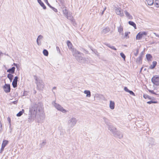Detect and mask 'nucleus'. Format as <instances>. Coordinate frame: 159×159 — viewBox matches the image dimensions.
<instances>
[{"instance_id":"58836bf2","label":"nucleus","mask_w":159,"mask_h":159,"mask_svg":"<svg viewBox=\"0 0 159 159\" xmlns=\"http://www.w3.org/2000/svg\"><path fill=\"white\" fill-rule=\"evenodd\" d=\"M136 52L134 53V55L136 56H137L138 54L139 51V49H138V48L136 50Z\"/></svg>"},{"instance_id":"4c0bfd02","label":"nucleus","mask_w":159,"mask_h":159,"mask_svg":"<svg viewBox=\"0 0 159 159\" xmlns=\"http://www.w3.org/2000/svg\"><path fill=\"white\" fill-rule=\"evenodd\" d=\"M141 34H142V36H143V35H147V33L146 32H140Z\"/></svg>"},{"instance_id":"6e6552de","label":"nucleus","mask_w":159,"mask_h":159,"mask_svg":"<svg viewBox=\"0 0 159 159\" xmlns=\"http://www.w3.org/2000/svg\"><path fill=\"white\" fill-rule=\"evenodd\" d=\"M67 44L68 47V48L72 52V54H73L75 50L76 51H78L75 49L73 48V45L71 42L69 41L68 40L67 42Z\"/></svg>"},{"instance_id":"aec40b11","label":"nucleus","mask_w":159,"mask_h":159,"mask_svg":"<svg viewBox=\"0 0 159 159\" xmlns=\"http://www.w3.org/2000/svg\"><path fill=\"white\" fill-rule=\"evenodd\" d=\"M110 107L111 109H113L115 107V103L111 101H110Z\"/></svg>"},{"instance_id":"3c124183","label":"nucleus","mask_w":159,"mask_h":159,"mask_svg":"<svg viewBox=\"0 0 159 159\" xmlns=\"http://www.w3.org/2000/svg\"><path fill=\"white\" fill-rule=\"evenodd\" d=\"M56 48H57V51H59V52H60V49L59 48V47H57Z\"/></svg>"},{"instance_id":"c9c22d12","label":"nucleus","mask_w":159,"mask_h":159,"mask_svg":"<svg viewBox=\"0 0 159 159\" xmlns=\"http://www.w3.org/2000/svg\"><path fill=\"white\" fill-rule=\"evenodd\" d=\"M157 103V101H150L148 102L147 103L148 104H151L152 103Z\"/></svg>"},{"instance_id":"ddd939ff","label":"nucleus","mask_w":159,"mask_h":159,"mask_svg":"<svg viewBox=\"0 0 159 159\" xmlns=\"http://www.w3.org/2000/svg\"><path fill=\"white\" fill-rule=\"evenodd\" d=\"M18 79V77L15 76L12 82V85L14 88H15L17 86Z\"/></svg>"},{"instance_id":"79ce46f5","label":"nucleus","mask_w":159,"mask_h":159,"mask_svg":"<svg viewBox=\"0 0 159 159\" xmlns=\"http://www.w3.org/2000/svg\"><path fill=\"white\" fill-rule=\"evenodd\" d=\"M46 143V141H43L41 144V146H44V145H45Z\"/></svg>"},{"instance_id":"de8ad7c7","label":"nucleus","mask_w":159,"mask_h":159,"mask_svg":"<svg viewBox=\"0 0 159 159\" xmlns=\"http://www.w3.org/2000/svg\"><path fill=\"white\" fill-rule=\"evenodd\" d=\"M110 48H111L112 49L114 50H116V49L114 46H111Z\"/></svg>"},{"instance_id":"a878e982","label":"nucleus","mask_w":159,"mask_h":159,"mask_svg":"<svg viewBox=\"0 0 159 159\" xmlns=\"http://www.w3.org/2000/svg\"><path fill=\"white\" fill-rule=\"evenodd\" d=\"M118 31L120 34L121 33L122 34H123V28L121 25L118 28Z\"/></svg>"},{"instance_id":"7c9ffc66","label":"nucleus","mask_w":159,"mask_h":159,"mask_svg":"<svg viewBox=\"0 0 159 159\" xmlns=\"http://www.w3.org/2000/svg\"><path fill=\"white\" fill-rule=\"evenodd\" d=\"M7 77L11 81L13 79V75L11 74H9L7 75Z\"/></svg>"},{"instance_id":"bb28decb","label":"nucleus","mask_w":159,"mask_h":159,"mask_svg":"<svg viewBox=\"0 0 159 159\" xmlns=\"http://www.w3.org/2000/svg\"><path fill=\"white\" fill-rule=\"evenodd\" d=\"M129 24L132 26L135 29H136V26L135 24L132 21H129L128 22Z\"/></svg>"},{"instance_id":"49530a36","label":"nucleus","mask_w":159,"mask_h":159,"mask_svg":"<svg viewBox=\"0 0 159 159\" xmlns=\"http://www.w3.org/2000/svg\"><path fill=\"white\" fill-rule=\"evenodd\" d=\"M7 120L8 121H9L10 125H11V119L9 117H8L7 118Z\"/></svg>"},{"instance_id":"9d476101","label":"nucleus","mask_w":159,"mask_h":159,"mask_svg":"<svg viewBox=\"0 0 159 159\" xmlns=\"http://www.w3.org/2000/svg\"><path fill=\"white\" fill-rule=\"evenodd\" d=\"M115 12L116 14L120 16H124V14L123 12V10L120 8H116Z\"/></svg>"},{"instance_id":"5701e85b","label":"nucleus","mask_w":159,"mask_h":159,"mask_svg":"<svg viewBox=\"0 0 159 159\" xmlns=\"http://www.w3.org/2000/svg\"><path fill=\"white\" fill-rule=\"evenodd\" d=\"M157 64V62L156 61H154L152 62V65H151L149 67V68L151 69H154L156 66Z\"/></svg>"},{"instance_id":"473e14b6","label":"nucleus","mask_w":159,"mask_h":159,"mask_svg":"<svg viewBox=\"0 0 159 159\" xmlns=\"http://www.w3.org/2000/svg\"><path fill=\"white\" fill-rule=\"evenodd\" d=\"M155 5L156 7H159V1L156 0L154 2Z\"/></svg>"},{"instance_id":"603ef678","label":"nucleus","mask_w":159,"mask_h":159,"mask_svg":"<svg viewBox=\"0 0 159 159\" xmlns=\"http://www.w3.org/2000/svg\"><path fill=\"white\" fill-rule=\"evenodd\" d=\"M106 45L107 46H108V47L110 48H111V46L109 44H106Z\"/></svg>"},{"instance_id":"a19ab883","label":"nucleus","mask_w":159,"mask_h":159,"mask_svg":"<svg viewBox=\"0 0 159 159\" xmlns=\"http://www.w3.org/2000/svg\"><path fill=\"white\" fill-rule=\"evenodd\" d=\"M44 2L47 3V4L48 5V6L50 7H51V6L48 2V0H44Z\"/></svg>"},{"instance_id":"5fc2aeb1","label":"nucleus","mask_w":159,"mask_h":159,"mask_svg":"<svg viewBox=\"0 0 159 159\" xmlns=\"http://www.w3.org/2000/svg\"><path fill=\"white\" fill-rule=\"evenodd\" d=\"M26 92V91H24V94H23V96L25 95V93Z\"/></svg>"},{"instance_id":"cd10ccee","label":"nucleus","mask_w":159,"mask_h":159,"mask_svg":"<svg viewBox=\"0 0 159 159\" xmlns=\"http://www.w3.org/2000/svg\"><path fill=\"white\" fill-rule=\"evenodd\" d=\"M146 57L148 61H151V59L152 57V56L150 54H147L146 55Z\"/></svg>"},{"instance_id":"72a5a7b5","label":"nucleus","mask_w":159,"mask_h":159,"mask_svg":"<svg viewBox=\"0 0 159 159\" xmlns=\"http://www.w3.org/2000/svg\"><path fill=\"white\" fill-rule=\"evenodd\" d=\"M120 55L121 56V57L124 59V60L125 61L126 57L125 55L123 53L121 52L120 53Z\"/></svg>"},{"instance_id":"393cba45","label":"nucleus","mask_w":159,"mask_h":159,"mask_svg":"<svg viewBox=\"0 0 159 159\" xmlns=\"http://www.w3.org/2000/svg\"><path fill=\"white\" fill-rule=\"evenodd\" d=\"M146 3H147L149 5L151 6L152 5L153 3V0H146Z\"/></svg>"},{"instance_id":"f03ea898","label":"nucleus","mask_w":159,"mask_h":159,"mask_svg":"<svg viewBox=\"0 0 159 159\" xmlns=\"http://www.w3.org/2000/svg\"><path fill=\"white\" fill-rule=\"evenodd\" d=\"M82 54H83L79 51L75 50L73 55L78 62L81 63H84L86 62V59L85 57L82 56Z\"/></svg>"},{"instance_id":"2f4dec72","label":"nucleus","mask_w":159,"mask_h":159,"mask_svg":"<svg viewBox=\"0 0 159 159\" xmlns=\"http://www.w3.org/2000/svg\"><path fill=\"white\" fill-rule=\"evenodd\" d=\"M43 54L45 56H48V51L46 49H44L43 51Z\"/></svg>"},{"instance_id":"20e7f679","label":"nucleus","mask_w":159,"mask_h":159,"mask_svg":"<svg viewBox=\"0 0 159 159\" xmlns=\"http://www.w3.org/2000/svg\"><path fill=\"white\" fill-rule=\"evenodd\" d=\"M52 104L58 110L61 111L63 113H66V111L60 105L57 104L54 102H52Z\"/></svg>"},{"instance_id":"09e8293b","label":"nucleus","mask_w":159,"mask_h":159,"mask_svg":"<svg viewBox=\"0 0 159 159\" xmlns=\"http://www.w3.org/2000/svg\"><path fill=\"white\" fill-rule=\"evenodd\" d=\"M130 33V32L128 33V32H126L125 33V36L127 37L128 35V34Z\"/></svg>"},{"instance_id":"e433bc0d","label":"nucleus","mask_w":159,"mask_h":159,"mask_svg":"<svg viewBox=\"0 0 159 159\" xmlns=\"http://www.w3.org/2000/svg\"><path fill=\"white\" fill-rule=\"evenodd\" d=\"M51 8H52L53 10L55 12H57V10L56 8L52 7V6H51V7H50Z\"/></svg>"},{"instance_id":"864d4df0","label":"nucleus","mask_w":159,"mask_h":159,"mask_svg":"<svg viewBox=\"0 0 159 159\" xmlns=\"http://www.w3.org/2000/svg\"><path fill=\"white\" fill-rule=\"evenodd\" d=\"M13 65H14V66H16L17 68V64L14 63Z\"/></svg>"},{"instance_id":"1a4fd4ad","label":"nucleus","mask_w":159,"mask_h":159,"mask_svg":"<svg viewBox=\"0 0 159 159\" xmlns=\"http://www.w3.org/2000/svg\"><path fill=\"white\" fill-rule=\"evenodd\" d=\"M3 89L6 93H7L10 92L11 90L10 84H5V85L3 86Z\"/></svg>"},{"instance_id":"7ed1b4c3","label":"nucleus","mask_w":159,"mask_h":159,"mask_svg":"<svg viewBox=\"0 0 159 159\" xmlns=\"http://www.w3.org/2000/svg\"><path fill=\"white\" fill-rule=\"evenodd\" d=\"M77 122L76 119L74 117H72L69 119L68 121V126L69 128H71L74 126Z\"/></svg>"},{"instance_id":"39448f33","label":"nucleus","mask_w":159,"mask_h":159,"mask_svg":"<svg viewBox=\"0 0 159 159\" xmlns=\"http://www.w3.org/2000/svg\"><path fill=\"white\" fill-rule=\"evenodd\" d=\"M152 81L156 85H159V76L157 75L154 76L152 79Z\"/></svg>"},{"instance_id":"4468645a","label":"nucleus","mask_w":159,"mask_h":159,"mask_svg":"<svg viewBox=\"0 0 159 159\" xmlns=\"http://www.w3.org/2000/svg\"><path fill=\"white\" fill-rule=\"evenodd\" d=\"M116 135H114L115 136L118 137L119 138L121 139L123 137V134L119 131H116Z\"/></svg>"},{"instance_id":"9b49d317","label":"nucleus","mask_w":159,"mask_h":159,"mask_svg":"<svg viewBox=\"0 0 159 159\" xmlns=\"http://www.w3.org/2000/svg\"><path fill=\"white\" fill-rule=\"evenodd\" d=\"M8 143V141L7 140H4L0 150V153H2L6 145Z\"/></svg>"},{"instance_id":"f3484780","label":"nucleus","mask_w":159,"mask_h":159,"mask_svg":"<svg viewBox=\"0 0 159 159\" xmlns=\"http://www.w3.org/2000/svg\"><path fill=\"white\" fill-rule=\"evenodd\" d=\"M15 67H12L11 68L8 69L7 72L11 74H14L15 73Z\"/></svg>"},{"instance_id":"423d86ee","label":"nucleus","mask_w":159,"mask_h":159,"mask_svg":"<svg viewBox=\"0 0 159 159\" xmlns=\"http://www.w3.org/2000/svg\"><path fill=\"white\" fill-rule=\"evenodd\" d=\"M35 80L37 81L36 84L37 87L40 90H42L43 88L44 84L42 80H37V78H36Z\"/></svg>"},{"instance_id":"2eb2a0df","label":"nucleus","mask_w":159,"mask_h":159,"mask_svg":"<svg viewBox=\"0 0 159 159\" xmlns=\"http://www.w3.org/2000/svg\"><path fill=\"white\" fill-rule=\"evenodd\" d=\"M110 30V29L109 27H107L103 29L102 31V33L105 34L109 32Z\"/></svg>"},{"instance_id":"4be33fe9","label":"nucleus","mask_w":159,"mask_h":159,"mask_svg":"<svg viewBox=\"0 0 159 159\" xmlns=\"http://www.w3.org/2000/svg\"><path fill=\"white\" fill-rule=\"evenodd\" d=\"M84 93L86 94V96L87 97H91V93L90 91L85 90L84 91Z\"/></svg>"},{"instance_id":"a211bd4d","label":"nucleus","mask_w":159,"mask_h":159,"mask_svg":"<svg viewBox=\"0 0 159 159\" xmlns=\"http://www.w3.org/2000/svg\"><path fill=\"white\" fill-rule=\"evenodd\" d=\"M142 59V55L141 54L136 60V62L139 64L141 63Z\"/></svg>"},{"instance_id":"0eeeda50","label":"nucleus","mask_w":159,"mask_h":159,"mask_svg":"<svg viewBox=\"0 0 159 159\" xmlns=\"http://www.w3.org/2000/svg\"><path fill=\"white\" fill-rule=\"evenodd\" d=\"M62 11L64 15L68 19L72 21H74V19H73L72 17L68 16V11L66 8L63 10Z\"/></svg>"},{"instance_id":"6ab92c4d","label":"nucleus","mask_w":159,"mask_h":159,"mask_svg":"<svg viewBox=\"0 0 159 159\" xmlns=\"http://www.w3.org/2000/svg\"><path fill=\"white\" fill-rule=\"evenodd\" d=\"M142 34H141V32H139L137 35L136 39L137 40H140L142 38Z\"/></svg>"},{"instance_id":"37998d69","label":"nucleus","mask_w":159,"mask_h":159,"mask_svg":"<svg viewBox=\"0 0 159 159\" xmlns=\"http://www.w3.org/2000/svg\"><path fill=\"white\" fill-rule=\"evenodd\" d=\"M124 90L126 92H129V90L128 89L127 87H125L124 88Z\"/></svg>"},{"instance_id":"dca6fc26","label":"nucleus","mask_w":159,"mask_h":159,"mask_svg":"<svg viewBox=\"0 0 159 159\" xmlns=\"http://www.w3.org/2000/svg\"><path fill=\"white\" fill-rule=\"evenodd\" d=\"M43 38V36L41 35H39L38 36L37 39V43L38 45H41V41H40V40Z\"/></svg>"},{"instance_id":"b1692460","label":"nucleus","mask_w":159,"mask_h":159,"mask_svg":"<svg viewBox=\"0 0 159 159\" xmlns=\"http://www.w3.org/2000/svg\"><path fill=\"white\" fill-rule=\"evenodd\" d=\"M59 1L60 2V6H61L63 8L65 7V0H59Z\"/></svg>"},{"instance_id":"8fccbe9b","label":"nucleus","mask_w":159,"mask_h":159,"mask_svg":"<svg viewBox=\"0 0 159 159\" xmlns=\"http://www.w3.org/2000/svg\"><path fill=\"white\" fill-rule=\"evenodd\" d=\"M154 34L155 35L156 37H157L158 38H159V35H158L157 34H156V33H154Z\"/></svg>"},{"instance_id":"bf43d9fd","label":"nucleus","mask_w":159,"mask_h":159,"mask_svg":"<svg viewBox=\"0 0 159 159\" xmlns=\"http://www.w3.org/2000/svg\"><path fill=\"white\" fill-rule=\"evenodd\" d=\"M106 119V118L105 117H104L103 118V119H104V120H105Z\"/></svg>"},{"instance_id":"6e6d98bb","label":"nucleus","mask_w":159,"mask_h":159,"mask_svg":"<svg viewBox=\"0 0 159 159\" xmlns=\"http://www.w3.org/2000/svg\"><path fill=\"white\" fill-rule=\"evenodd\" d=\"M94 52L95 54H96V52H97V51H96V50H95V51H94Z\"/></svg>"},{"instance_id":"c03bdc74","label":"nucleus","mask_w":159,"mask_h":159,"mask_svg":"<svg viewBox=\"0 0 159 159\" xmlns=\"http://www.w3.org/2000/svg\"><path fill=\"white\" fill-rule=\"evenodd\" d=\"M148 91H149V92L151 93L155 94H157L153 90H149Z\"/></svg>"},{"instance_id":"f704fd0d","label":"nucleus","mask_w":159,"mask_h":159,"mask_svg":"<svg viewBox=\"0 0 159 159\" xmlns=\"http://www.w3.org/2000/svg\"><path fill=\"white\" fill-rule=\"evenodd\" d=\"M143 97L145 98V99H146L147 98H148V99H151V98H150V97L148 96V95H147V94H144L143 95Z\"/></svg>"},{"instance_id":"a18cd8bd","label":"nucleus","mask_w":159,"mask_h":159,"mask_svg":"<svg viewBox=\"0 0 159 159\" xmlns=\"http://www.w3.org/2000/svg\"><path fill=\"white\" fill-rule=\"evenodd\" d=\"M106 7H105V8L103 10L102 12H101V16L103 14L104 11L106 10Z\"/></svg>"},{"instance_id":"ea45409f","label":"nucleus","mask_w":159,"mask_h":159,"mask_svg":"<svg viewBox=\"0 0 159 159\" xmlns=\"http://www.w3.org/2000/svg\"><path fill=\"white\" fill-rule=\"evenodd\" d=\"M128 93H129L133 96H135V94L132 91H130L129 90Z\"/></svg>"},{"instance_id":"13d9d810","label":"nucleus","mask_w":159,"mask_h":159,"mask_svg":"<svg viewBox=\"0 0 159 159\" xmlns=\"http://www.w3.org/2000/svg\"><path fill=\"white\" fill-rule=\"evenodd\" d=\"M37 0L38 1V2H40V1H41V0Z\"/></svg>"},{"instance_id":"412c9836","label":"nucleus","mask_w":159,"mask_h":159,"mask_svg":"<svg viewBox=\"0 0 159 159\" xmlns=\"http://www.w3.org/2000/svg\"><path fill=\"white\" fill-rule=\"evenodd\" d=\"M124 12L125 13V14L126 17L128 19H132V16L126 11H125Z\"/></svg>"},{"instance_id":"c756f323","label":"nucleus","mask_w":159,"mask_h":159,"mask_svg":"<svg viewBox=\"0 0 159 159\" xmlns=\"http://www.w3.org/2000/svg\"><path fill=\"white\" fill-rule=\"evenodd\" d=\"M24 109H22L21 111H20L17 114V116L18 117L21 116L22 115L23 113L24 112Z\"/></svg>"},{"instance_id":"052dcab7","label":"nucleus","mask_w":159,"mask_h":159,"mask_svg":"<svg viewBox=\"0 0 159 159\" xmlns=\"http://www.w3.org/2000/svg\"><path fill=\"white\" fill-rule=\"evenodd\" d=\"M13 102L14 104H15V103H16V101H14V102Z\"/></svg>"},{"instance_id":"f257e3e1","label":"nucleus","mask_w":159,"mask_h":159,"mask_svg":"<svg viewBox=\"0 0 159 159\" xmlns=\"http://www.w3.org/2000/svg\"><path fill=\"white\" fill-rule=\"evenodd\" d=\"M43 105L41 102H38L37 104L33 103L31 107L30 108V116L29 119L31 121L33 120L35 118L38 110L39 112H43Z\"/></svg>"},{"instance_id":"c85d7f7f","label":"nucleus","mask_w":159,"mask_h":159,"mask_svg":"<svg viewBox=\"0 0 159 159\" xmlns=\"http://www.w3.org/2000/svg\"><path fill=\"white\" fill-rule=\"evenodd\" d=\"M39 4L40 5V6L43 7V8L44 9H46V7L44 5V4L41 1H40V2H38Z\"/></svg>"},{"instance_id":"f8f14e48","label":"nucleus","mask_w":159,"mask_h":159,"mask_svg":"<svg viewBox=\"0 0 159 159\" xmlns=\"http://www.w3.org/2000/svg\"><path fill=\"white\" fill-rule=\"evenodd\" d=\"M108 129L114 135H116V129L115 127L112 125H109Z\"/></svg>"},{"instance_id":"4d7b16f0","label":"nucleus","mask_w":159,"mask_h":159,"mask_svg":"<svg viewBox=\"0 0 159 159\" xmlns=\"http://www.w3.org/2000/svg\"><path fill=\"white\" fill-rule=\"evenodd\" d=\"M56 87H54L53 88V89H56Z\"/></svg>"}]
</instances>
